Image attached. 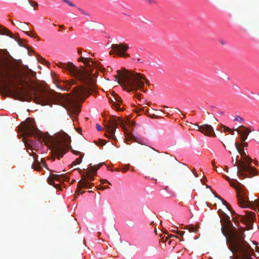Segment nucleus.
<instances>
[{"instance_id":"nucleus-22","label":"nucleus","mask_w":259,"mask_h":259,"mask_svg":"<svg viewBox=\"0 0 259 259\" xmlns=\"http://www.w3.org/2000/svg\"><path fill=\"white\" fill-rule=\"evenodd\" d=\"M116 72L117 74L114 73V82H117L118 83L120 84V80L125 81L126 79V75L124 73H121L118 70L116 71Z\"/></svg>"},{"instance_id":"nucleus-6","label":"nucleus","mask_w":259,"mask_h":259,"mask_svg":"<svg viewBox=\"0 0 259 259\" xmlns=\"http://www.w3.org/2000/svg\"><path fill=\"white\" fill-rule=\"evenodd\" d=\"M224 177L226 180L229 182L230 185L236 190L238 201L240 205L242 207L246 206L249 201L248 198L245 193L244 186L237 180H235V183L231 181L230 178L226 175L224 176Z\"/></svg>"},{"instance_id":"nucleus-48","label":"nucleus","mask_w":259,"mask_h":259,"mask_svg":"<svg viewBox=\"0 0 259 259\" xmlns=\"http://www.w3.org/2000/svg\"><path fill=\"white\" fill-rule=\"evenodd\" d=\"M114 147L116 146V147H118L116 145V142L117 141V139H116V138L115 135H114Z\"/></svg>"},{"instance_id":"nucleus-36","label":"nucleus","mask_w":259,"mask_h":259,"mask_svg":"<svg viewBox=\"0 0 259 259\" xmlns=\"http://www.w3.org/2000/svg\"><path fill=\"white\" fill-rule=\"evenodd\" d=\"M235 120L241 123L244 121V119L240 116H236L235 118Z\"/></svg>"},{"instance_id":"nucleus-34","label":"nucleus","mask_w":259,"mask_h":259,"mask_svg":"<svg viewBox=\"0 0 259 259\" xmlns=\"http://www.w3.org/2000/svg\"><path fill=\"white\" fill-rule=\"evenodd\" d=\"M114 56H115L116 54H118L119 53V50L118 46L117 44H114Z\"/></svg>"},{"instance_id":"nucleus-19","label":"nucleus","mask_w":259,"mask_h":259,"mask_svg":"<svg viewBox=\"0 0 259 259\" xmlns=\"http://www.w3.org/2000/svg\"><path fill=\"white\" fill-rule=\"evenodd\" d=\"M201 133L206 136H212L214 134L213 128L210 125L205 124L203 125H196Z\"/></svg>"},{"instance_id":"nucleus-42","label":"nucleus","mask_w":259,"mask_h":259,"mask_svg":"<svg viewBox=\"0 0 259 259\" xmlns=\"http://www.w3.org/2000/svg\"><path fill=\"white\" fill-rule=\"evenodd\" d=\"M78 9L79 11H80V12L83 14V15H87V16H90V15L88 13H86L84 10H83L82 9L80 8H78Z\"/></svg>"},{"instance_id":"nucleus-17","label":"nucleus","mask_w":259,"mask_h":259,"mask_svg":"<svg viewBox=\"0 0 259 259\" xmlns=\"http://www.w3.org/2000/svg\"><path fill=\"white\" fill-rule=\"evenodd\" d=\"M114 133L116 130V125H119L123 127H126L128 124V119L126 116H121L114 114Z\"/></svg>"},{"instance_id":"nucleus-9","label":"nucleus","mask_w":259,"mask_h":259,"mask_svg":"<svg viewBox=\"0 0 259 259\" xmlns=\"http://www.w3.org/2000/svg\"><path fill=\"white\" fill-rule=\"evenodd\" d=\"M127 136L128 137L124 140L126 144H130L133 141L142 145L150 146V141L147 138L141 136L137 132L134 130L128 132Z\"/></svg>"},{"instance_id":"nucleus-13","label":"nucleus","mask_w":259,"mask_h":259,"mask_svg":"<svg viewBox=\"0 0 259 259\" xmlns=\"http://www.w3.org/2000/svg\"><path fill=\"white\" fill-rule=\"evenodd\" d=\"M232 220L236 224L241 222L245 225L250 226L255 220V215L254 212H246L244 215H240L237 218H233Z\"/></svg>"},{"instance_id":"nucleus-16","label":"nucleus","mask_w":259,"mask_h":259,"mask_svg":"<svg viewBox=\"0 0 259 259\" xmlns=\"http://www.w3.org/2000/svg\"><path fill=\"white\" fill-rule=\"evenodd\" d=\"M73 92L77 98H82L83 97H88L91 90L88 88L79 86L73 88Z\"/></svg>"},{"instance_id":"nucleus-44","label":"nucleus","mask_w":259,"mask_h":259,"mask_svg":"<svg viewBox=\"0 0 259 259\" xmlns=\"http://www.w3.org/2000/svg\"><path fill=\"white\" fill-rule=\"evenodd\" d=\"M148 4L152 5L153 4H156V2L155 0H147Z\"/></svg>"},{"instance_id":"nucleus-57","label":"nucleus","mask_w":259,"mask_h":259,"mask_svg":"<svg viewBox=\"0 0 259 259\" xmlns=\"http://www.w3.org/2000/svg\"><path fill=\"white\" fill-rule=\"evenodd\" d=\"M111 96H113V92H111Z\"/></svg>"},{"instance_id":"nucleus-28","label":"nucleus","mask_w":259,"mask_h":259,"mask_svg":"<svg viewBox=\"0 0 259 259\" xmlns=\"http://www.w3.org/2000/svg\"><path fill=\"white\" fill-rule=\"evenodd\" d=\"M252 208L259 212V198L251 203Z\"/></svg>"},{"instance_id":"nucleus-59","label":"nucleus","mask_w":259,"mask_h":259,"mask_svg":"<svg viewBox=\"0 0 259 259\" xmlns=\"http://www.w3.org/2000/svg\"><path fill=\"white\" fill-rule=\"evenodd\" d=\"M59 27L62 28V27H63V26L62 25H59Z\"/></svg>"},{"instance_id":"nucleus-39","label":"nucleus","mask_w":259,"mask_h":259,"mask_svg":"<svg viewBox=\"0 0 259 259\" xmlns=\"http://www.w3.org/2000/svg\"><path fill=\"white\" fill-rule=\"evenodd\" d=\"M100 182L102 184H105L107 183L108 184L110 185V186H112L111 183H110L109 181H108L107 180L101 179L100 180Z\"/></svg>"},{"instance_id":"nucleus-50","label":"nucleus","mask_w":259,"mask_h":259,"mask_svg":"<svg viewBox=\"0 0 259 259\" xmlns=\"http://www.w3.org/2000/svg\"><path fill=\"white\" fill-rule=\"evenodd\" d=\"M220 42H221V44H222V45H225L226 43L225 41L224 40H221Z\"/></svg>"},{"instance_id":"nucleus-27","label":"nucleus","mask_w":259,"mask_h":259,"mask_svg":"<svg viewBox=\"0 0 259 259\" xmlns=\"http://www.w3.org/2000/svg\"><path fill=\"white\" fill-rule=\"evenodd\" d=\"M129 166H130V164H128L127 165H126V164H124V165L121 164V165H120L119 168H114V171H115V170H116V171L121 170V171H122L123 172H125L129 168Z\"/></svg>"},{"instance_id":"nucleus-53","label":"nucleus","mask_w":259,"mask_h":259,"mask_svg":"<svg viewBox=\"0 0 259 259\" xmlns=\"http://www.w3.org/2000/svg\"><path fill=\"white\" fill-rule=\"evenodd\" d=\"M175 237L174 235H171L170 236H169V237L171 238V237Z\"/></svg>"},{"instance_id":"nucleus-63","label":"nucleus","mask_w":259,"mask_h":259,"mask_svg":"<svg viewBox=\"0 0 259 259\" xmlns=\"http://www.w3.org/2000/svg\"><path fill=\"white\" fill-rule=\"evenodd\" d=\"M34 162H38V161H35L34 160Z\"/></svg>"},{"instance_id":"nucleus-10","label":"nucleus","mask_w":259,"mask_h":259,"mask_svg":"<svg viewBox=\"0 0 259 259\" xmlns=\"http://www.w3.org/2000/svg\"><path fill=\"white\" fill-rule=\"evenodd\" d=\"M33 98L35 103L46 105L48 104L52 97L49 93L39 89L38 91H35L33 93Z\"/></svg>"},{"instance_id":"nucleus-64","label":"nucleus","mask_w":259,"mask_h":259,"mask_svg":"<svg viewBox=\"0 0 259 259\" xmlns=\"http://www.w3.org/2000/svg\"><path fill=\"white\" fill-rule=\"evenodd\" d=\"M170 242H171V241H169L168 242V244H170Z\"/></svg>"},{"instance_id":"nucleus-35","label":"nucleus","mask_w":259,"mask_h":259,"mask_svg":"<svg viewBox=\"0 0 259 259\" xmlns=\"http://www.w3.org/2000/svg\"><path fill=\"white\" fill-rule=\"evenodd\" d=\"M27 35L30 36L31 37H34V38H38V37L35 34L33 33L32 32H30L29 31H26L25 32Z\"/></svg>"},{"instance_id":"nucleus-60","label":"nucleus","mask_w":259,"mask_h":259,"mask_svg":"<svg viewBox=\"0 0 259 259\" xmlns=\"http://www.w3.org/2000/svg\"><path fill=\"white\" fill-rule=\"evenodd\" d=\"M174 232H176L177 233V231H176V229H174V230H173Z\"/></svg>"},{"instance_id":"nucleus-55","label":"nucleus","mask_w":259,"mask_h":259,"mask_svg":"<svg viewBox=\"0 0 259 259\" xmlns=\"http://www.w3.org/2000/svg\"><path fill=\"white\" fill-rule=\"evenodd\" d=\"M111 49H112V50H113V45H112L111 46Z\"/></svg>"},{"instance_id":"nucleus-26","label":"nucleus","mask_w":259,"mask_h":259,"mask_svg":"<svg viewBox=\"0 0 259 259\" xmlns=\"http://www.w3.org/2000/svg\"><path fill=\"white\" fill-rule=\"evenodd\" d=\"M199 224H198L197 226H194L192 225H188L186 226V229L188 230L189 232H193V233H196L198 232V230L199 228Z\"/></svg>"},{"instance_id":"nucleus-58","label":"nucleus","mask_w":259,"mask_h":259,"mask_svg":"<svg viewBox=\"0 0 259 259\" xmlns=\"http://www.w3.org/2000/svg\"><path fill=\"white\" fill-rule=\"evenodd\" d=\"M40 162H45V160H42V159H41V161H40Z\"/></svg>"},{"instance_id":"nucleus-54","label":"nucleus","mask_w":259,"mask_h":259,"mask_svg":"<svg viewBox=\"0 0 259 259\" xmlns=\"http://www.w3.org/2000/svg\"><path fill=\"white\" fill-rule=\"evenodd\" d=\"M108 98H109V100L110 102H112V100L110 97H108Z\"/></svg>"},{"instance_id":"nucleus-14","label":"nucleus","mask_w":259,"mask_h":259,"mask_svg":"<svg viewBox=\"0 0 259 259\" xmlns=\"http://www.w3.org/2000/svg\"><path fill=\"white\" fill-rule=\"evenodd\" d=\"M48 183L51 185L53 186L55 188L58 189L60 188V185L58 184L55 183V181H57L59 182H62L64 181H67L69 180V177H67L64 174H60V175H56L52 174L48 178Z\"/></svg>"},{"instance_id":"nucleus-51","label":"nucleus","mask_w":259,"mask_h":259,"mask_svg":"<svg viewBox=\"0 0 259 259\" xmlns=\"http://www.w3.org/2000/svg\"><path fill=\"white\" fill-rule=\"evenodd\" d=\"M192 171H193V172L194 173V174L195 176L196 177H198V175H197V174H196V172H194L193 170H192Z\"/></svg>"},{"instance_id":"nucleus-29","label":"nucleus","mask_w":259,"mask_h":259,"mask_svg":"<svg viewBox=\"0 0 259 259\" xmlns=\"http://www.w3.org/2000/svg\"><path fill=\"white\" fill-rule=\"evenodd\" d=\"M213 168L216 170L217 172H218L219 174L222 173L223 171L226 170V171H228V167L226 166L225 169L223 167H220L218 169L217 168V166L215 165L214 164L213 165Z\"/></svg>"},{"instance_id":"nucleus-49","label":"nucleus","mask_w":259,"mask_h":259,"mask_svg":"<svg viewBox=\"0 0 259 259\" xmlns=\"http://www.w3.org/2000/svg\"><path fill=\"white\" fill-rule=\"evenodd\" d=\"M73 153L74 154H75L76 155H77V154H79L80 152H78V151H73Z\"/></svg>"},{"instance_id":"nucleus-24","label":"nucleus","mask_w":259,"mask_h":259,"mask_svg":"<svg viewBox=\"0 0 259 259\" xmlns=\"http://www.w3.org/2000/svg\"><path fill=\"white\" fill-rule=\"evenodd\" d=\"M0 33L3 35H6L10 36V37L15 39L17 40L18 38L17 37H14L13 33L8 29L5 27H0Z\"/></svg>"},{"instance_id":"nucleus-7","label":"nucleus","mask_w":259,"mask_h":259,"mask_svg":"<svg viewBox=\"0 0 259 259\" xmlns=\"http://www.w3.org/2000/svg\"><path fill=\"white\" fill-rule=\"evenodd\" d=\"M233 164L235 167V170L237 171L238 177L242 179L245 177H250L256 175V170L249 163H237Z\"/></svg>"},{"instance_id":"nucleus-18","label":"nucleus","mask_w":259,"mask_h":259,"mask_svg":"<svg viewBox=\"0 0 259 259\" xmlns=\"http://www.w3.org/2000/svg\"><path fill=\"white\" fill-rule=\"evenodd\" d=\"M201 133L206 136H212L214 134L213 128L210 125L205 124L203 125H196Z\"/></svg>"},{"instance_id":"nucleus-4","label":"nucleus","mask_w":259,"mask_h":259,"mask_svg":"<svg viewBox=\"0 0 259 259\" xmlns=\"http://www.w3.org/2000/svg\"><path fill=\"white\" fill-rule=\"evenodd\" d=\"M101 164L99 163L98 165H92L91 163L86 168H83V171L80 169L79 172L81 175V179L78 182L76 190L77 195L82 194L84 191H81L82 188L90 189L93 186V184L90 181H94V176L96 174L98 169L100 167Z\"/></svg>"},{"instance_id":"nucleus-61","label":"nucleus","mask_w":259,"mask_h":259,"mask_svg":"<svg viewBox=\"0 0 259 259\" xmlns=\"http://www.w3.org/2000/svg\"><path fill=\"white\" fill-rule=\"evenodd\" d=\"M22 28L25 29H26V27H24L23 26V28Z\"/></svg>"},{"instance_id":"nucleus-31","label":"nucleus","mask_w":259,"mask_h":259,"mask_svg":"<svg viewBox=\"0 0 259 259\" xmlns=\"http://www.w3.org/2000/svg\"><path fill=\"white\" fill-rule=\"evenodd\" d=\"M222 130L224 132L232 134V129L230 127H229L228 126H225V125L223 126Z\"/></svg>"},{"instance_id":"nucleus-8","label":"nucleus","mask_w":259,"mask_h":259,"mask_svg":"<svg viewBox=\"0 0 259 259\" xmlns=\"http://www.w3.org/2000/svg\"><path fill=\"white\" fill-rule=\"evenodd\" d=\"M60 96H61L60 100L68 106L66 109L70 116L72 118H76L80 110L79 107L74 102V99L69 94H66V96L63 95Z\"/></svg>"},{"instance_id":"nucleus-30","label":"nucleus","mask_w":259,"mask_h":259,"mask_svg":"<svg viewBox=\"0 0 259 259\" xmlns=\"http://www.w3.org/2000/svg\"><path fill=\"white\" fill-rule=\"evenodd\" d=\"M129 48L130 47L128 45H123V46L121 48V50H120V51L121 52V53L123 54V55H125V56L126 55V52L127 51Z\"/></svg>"},{"instance_id":"nucleus-23","label":"nucleus","mask_w":259,"mask_h":259,"mask_svg":"<svg viewBox=\"0 0 259 259\" xmlns=\"http://www.w3.org/2000/svg\"><path fill=\"white\" fill-rule=\"evenodd\" d=\"M31 167L32 168L37 171H40L42 167L48 169L47 163H32Z\"/></svg>"},{"instance_id":"nucleus-37","label":"nucleus","mask_w":259,"mask_h":259,"mask_svg":"<svg viewBox=\"0 0 259 259\" xmlns=\"http://www.w3.org/2000/svg\"><path fill=\"white\" fill-rule=\"evenodd\" d=\"M64 3L67 4L69 6L71 7H76V6L73 4L71 2L69 1V0H62Z\"/></svg>"},{"instance_id":"nucleus-43","label":"nucleus","mask_w":259,"mask_h":259,"mask_svg":"<svg viewBox=\"0 0 259 259\" xmlns=\"http://www.w3.org/2000/svg\"><path fill=\"white\" fill-rule=\"evenodd\" d=\"M97 130L98 131H101L103 130L102 127L99 124L97 123L96 125Z\"/></svg>"},{"instance_id":"nucleus-62","label":"nucleus","mask_w":259,"mask_h":259,"mask_svg":"<svg viewBox=\"0 0 259 259\" xmlns=\"http://www.w3.org/2000/svg\"><path fill=\"white\" fill-rule=\"evenodd\" d=\"M69 29H70V30H71V29H72V27H70Z\"/></svg>"},{"instance_id":"nucleus-25","label":"nucleus","mask_w":259,"mask_h":259,"mask_svg":"<svg viewBox=\"0 0 259 259\" xmlns=\"http://www.w3.org/2000/svg\"><path fill=\"white\" fill-rule=\"evenodd\" d=\"M215 197L220 199L222 201L223 204L226 206L228 210H229L231 213H235L234 211L233 212V210H232L230 204L227 202H226L224 199H223L222 197L217 195H215Z\"/></svg>"},{"instance_id":"nucleus-20","label":"nucleus","mask_w":259,"mask_h":259,"mask_svg":"<svg viewBox=\"0 0 259 259\" xmlns=\"http://www.w3.org/2000/svg\"><path fill=\"white\" fill-rule=\"evenodd\" d=\"M114 111L119 112L123 111L125 106L121 98L114 92Z\"/></svg>"},{"instance_id":"nucleus-40","label":"nucleus","mask_w":259,"mask_h":259,"mask_svg":"<svg viewBox=\"0 0 259 259\" xmlns=\"http://www.w3.org/2000/svg\"><path fill=\"white\" fill-rule=\"evenodd\" d=\"M16 94L17 95H18V96L19 97H22L23 95H24V93L22 91H20V90H18L16 92Z\"/></svg>"},{"instance_id":"nucleus-47","label":"nucleus","mask_w":259,"mask_h":259,"mask_svg":"<svg viewBox=\"0 0 259 259\" xmlns=\"http://www.w3.org/2000/svg\"><path fill=\"white\" fill-rule=\"evenodd\" d=\"M168 238L167 237H163L162 238V240H163V242H166L168 240Z\"/></svg>"},{"instance_id":"nucleus-41","label":"nucleus","mask_w":259,"mask_h":259,"mask_svg":"<svg viewBox=\"0 0 259 259\" xmlns=\"http://www.w3.org/2000/svg\"><path fill=\"white\" fill-rule=\"evenodd\" d=\"M83 157V155L82 154H80L79 155V156L74 161H73V162H81V160H82V158Z\"/></svg>"},{"instance_id":"nucleus-5","label":"nucleus","mask_w":259,"mask_h":259,"mask_svg":"<svg viewBox=\"0 0 259 259\" xmlns=\"http://www.w3.org/2000/svg\"><path fill=\"white\" fill-rule=\"evenodd\" d=\"M12 77L16 78L15 75L10 73V68L8 65L3 62H0V81L4 84V94H11L14 93L11 88V85H13V83L9 80Z\"/></svg>"},{"instance_id":"nucleus-38","label":"nucleus","mask_w":259,"mask_h":259,"mask_svg":"<svg viewBox=\"0 0 259 259\" xmlns=\"http://www.w3.org/2000/svg\"><path fill=\"white\" fill-rule=\"evenodd\" d=\"M12 23L13 24H14V25H17L18 26H19L21 28H23V25H24L25 24H26L25 23L24 24H22V22H20L19 21H16V24H14L13 21H12Z\"/></svg>"},{"instance_id":"nucleus-3","label":"nucleus","mask_w":259,"mask_h":259,"mask_svg":"<svg viewBox=\"0 0 259 259\" xmlns=\"http://www.w3.org/2000/svg\"><path fill=\"white\" fill-rule=\"evenodd\" d=\"M78 61L82 62L85 65V68L81 67L78 69L80 71H85L84 75L83 78H78L80 81L88 84L89 86L94 87L95 83L94 78L98 76V63L92 60L91 58H84L81 57L78 59Z\"/></svg>"},{"instance_id":"nucleus-33","label":"nucleus","mask_w":259,"mask_h":259,"mask_svg":"<svg viewBox=\"0 0 259 259\" xmlns=\"http://www.w3.org/2000/svg\"><path fill=\"white\" fill-rule=\"evenodd\" d=\"M29 4L34 8L38 6V4L35 1H33L32 0H28Z\"/></svg>"},{"instance_id":"nucleus-21","label":"nucleus","mask_w":259,"mask_h":259,"mask_svg":"<svg viewBox=\"0 0 259 259\" xmlns=\"http://www.w3.org/2000/svg\"><path fill=\"white\" fill-rule=\"evenodd\" d=\"M75 84V82L73 80H64L60 82L58 87L62 90L68 91L71 88L72 85Z\"/></svg>"},{"instance_id":"nucleus-15","label":"nucleus","mask_w":259,"mask_h":259,"mask_svg":"<svg viewBox=\"0 0 259 259\" xmlns=\"http://www.w3.org/2000/svg\"><path fill=\"white\" fill-rule=\"evenodd\" d=\"M104 122L106 131L105 136L109 139H112L113 138V117L110 116L108 119L105 117Z\"/></svg>"},{"instance_id":"nucleus-32","label":"nucleus","mask_w":259,"mask_h":259,"mask_svg":"<svg viewBox=\"0 0 259 259\" xmlns=\"http://www.w3.org/2000/svg\"><path fill=\"white\" fill-rule=\"evenodd\" d=\"M96 144L100 146H104L106 143V141L102 139H98V141H95Z\"/></svg>"},{"instance_id":"nucleus-12","label":"nucleus","mask_w":259,"mask_h":259,"mask_svg":"<svg viewBox=\"0 0 259 259\" xmlns=\"http://www.w3.org/2000/svg\"><path fill=\"white\" fill-rule=\"evenodd\" d=\"M58 66L62 68L65 69L69 71L70 73L75 76L77 78H83V74H84L85 71L78 70V68L76 67L72 63L68 62L67 64L60 62Z\"/></svg>"},{"instance_id":"nucleus-2","label":"nucleus","mask_w":259,"mask_h":259,"mask_svg":"<svg viewBox=\"0 0 259 259\" xmlns=\"http://www.w3.org/2000/svg\"><path fill=\"white\" fill-rule=\"evenodd\" d=\"M219 215L224 222V225L221 228V231L226 241H228V236H230L229 248L232 252H238L242 255L244 259H252L251 256H255L253 249L249 244L244 240V230L240 228L237 230L230 219L229 216L223 211L218 210Z\"/></svg>"},{"instance_id":"nucleus-45","label":"nucleus","mask_w":259,"mask_h":259,"mask_svg":"<svg viewBox=\"0 0 259 259\" xmlns=\"http://www.w3.org/2000/svg\"><path fill=\"white\" fill-rule=\"evenodd\" d=\"M177 233L179 234L180 235L183 236L185 233L183 231H177Z\"/></svg>"},{"instance_id":"nucleus-46","label":"nucleus","mask_w":259,"mask_h":259,"mask_svg":"<svg viewBox=\"0 0 259 259\" xmlns=\"http://www.w3.org/2000/svg\"><path fill=\"white\" fill-rule=\"evenodd\" d=\"M107 188H108V187L107 186H101L99 189H100V190H104V189H106Z\"/></svg>"},{"instance_id":"nucleus-11","label":"nucleus","mask_w":259,"mask_h":259,"mask_svg":"<svg viewBox=\"0 0 259 259\" xmlns=\"http://www.w3.org/2000/svg\"><path fill=\"white\" fill-rule=\"evenodd\" d=\"M239 128L241 129H243L242 131V141L240 143L236 142L235 143V145L236 149L240 153V154L242 155H245L246 153L245 152V147L247 145V143L245 142V140L247 138L248 135L250 133V132L248 129L244 127L243 126H239Z\"/></svg>"},{"instance_id":"nucleus-56","label":"nucleus","mask_w":259,"mask_h":259,"mask_svg":"<svg viewBox=\"0 0 259 259\" xmlns=\"http://www.w3.org/2000/svg\"><path fill=\"white\" fill-rule=\"evenodd\" d=\"M109 54H110V55H111L112 54H113V52H112V50L110 51Z\"/></svg>"},{"instance_id":"nucleus-52","label":"nucleus","mask_w":259,"mask_h":259,"mask_svg":"<svg viewBox=\"0 0 259 259\" xmlns=\"http://www.w3.org/2000/svg\"><path fill=\"white\" fill-rule=\"evenodd\" d=\"M78 53L79 54H81V50H78Z\"/></svg>"},{"instance_id":"nucleus-1","label":"nucleus","mask_w":259,"mask_h":259,"mask_svg":"<svg viewBox=\"0 0 259 259\" xmlns=\"http://www.w3.org/2000/svg\"><path fill=\"white\" fill-rule=\"evenodd\" d=\"M29 122L24 127V132L28 136L41 138L46 146L51 150L52 160H55L56 157L58 160L62 157L70 148V138L66 133L56 134L51 136L45 134L41 135V132L34 125L33 119H29Z\"/></svg>"}]
</instances>
